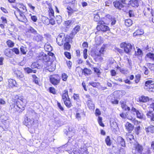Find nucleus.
<instances>
[{
  "label": "nucleus",
  "instance_id": "35",
  "mask_svg": "<svg viewBox=\"0 0 154 154\" xmlns=\"http://www.w3.org/2000/svg\"><path fill=\"white\" fill-rule=\"evenodd\" d=\"M4 53L6 56L7 57H11L12 55L11 54V49H6Z\"/></svg>",
  "mask_w": 154,
  "mask_h": 154
},
{
  "label": "nucleus",
  "instance_id": "6",
  "mask_svg": "<svg viewBox=\"0 0 154 154\" xmlns=\"http://www.w3.org/2000/svg\"><path fill=\"white\" fill-rule=\"evenodd\" d=\"M99 25H97V29L98 30H101L104 32H106L109 30V28L107 26L103 25L104 24V22L103 21H100L99 22Z\"/></svg>",
  "mask_w": 154,
  "mask_h": 154
},
{
  "label": "nucleus",
  "instance_id": "19",
  "mask_svg": "<svg viewBox=\"0 0 154 154\" xmlns=\"http://www.w3.org/2000/svg\"><path fill=\"white\" fill-rule=\"evenodd\" d=\"M87 105L88 107L90 109H94V104L93 103L92 101L90 100H88L87 102Z\"/></svg>",
  "mask_w": 154,
  "mask_h": 154
},
{
  "label": "nucleus",
  "instance_id": "42",
  "mask_svg": "<svg viewBox=\"0 0 154 154\" xmlns=\"http://www.w3.org/2000/svg\"><path fill=\"white\" fill-rule=\"evenodd\" d=\"M49 14L51 17H54V11L52 8L50 7L48 11Z\"/></svg>",
  "mask_w": 154,
  "mask_h": 154
},
{
  "label": "nucleus",
  "instance_id": "16",
  "mask_svg": "<svg viewBox=\"0 0 154 154\" xmlns=\"http://www.w3.org/2000/svg\"><path fill=\"white\" fill-rule=\"evenodd\" d=\"M65 133L69 137H72L74 135V131H72V129L71 128H69L68 131H65Z\"/></svg>",
  "mask_w": 154,
  "mask_h": 154
},
{
  "label": "nucleus",
  "instance_id": "12",
  "mask_svg": "<svg viewBox=\"0 0 154 154\" xmlns=\"http://www.w3.org/2000/svg\"><path fill=\"white\" fill-rule=\"evenodd\" d=\"M144 15L146 17H149L151 15L153 16L152 11V8L151 7L147 8L145 10V12L144 13Z\"/></svg>",
  "mask_w": 154,
  "mask_h": 154
},
{
  "label": "nucleus",
  "instance_id": "53",
  "mask_svg": "<svg viewBox=\"0 0 154 154\" xmlns=\"http://www.w3.org/2000/svg\"><path fill=\"white\" fill-rule=\"evenodd\" d=\"M45 55V54L43 52L41 53L38 55V59L39 60H42L44 56Z\"/></svg>",
  "mask_w": 154,
  "mask_h": 154
},
{
  "label": "nucleus",
  "instance_id": "23",
  "mask_svg": "<svg viewBox=\"0 0 154 154\" xmlns=\"http://www.w3.org/2000/svg\"><path fill=\"white\" fill-rule=\"evenodd\" d=\"M24 70L25 72L27 74L31 73H36L37 71L36 70L32 69L29 67L25 68H24Z\"/></svg>",
  "mask_w": 154,
  "mask_h": 154
},
{
  "label": "nucleus",
  "instance_id": "3",
  "mask_svg": "<svg viewBox=\"0 0 154 154\" xmlns=\"http://www.w3.org/2000/svg\"><path fill=\"white\" fill-rule=\"evenodd\" d=\"M69 36L66 37L63 33L60 34L57 38L56 40L57 44L60 46H61L66 41L69 40Z\"/></svg>",
  "mask_w": 154,
  "mask_h": 154
},
{
  "label": "nucleus",
  "instance_id": "56",
  "mask_svg": "<svg viewBox=\"0 0 154 154\" xmlns=\"http://www.w3.org/2000/svg\"><path fill=\"white\" fill-rule=\"evenodd\" d=\"M43 58L44 59H43L42 60L45 62H47L49 60L48 56L46 55L45 54V55L44 56Z\"/></svg>",
  "mask_w": 154,
  "mask_h": 154
},
{
  "label": "nucleus",
  "instance_id": "7",
  "mask_svg": "<svg viewBox=\"0 0 154 154\" xmlns=\"http://www.w3.org/2000/svg\"><path fill=\"white\" fill-rule=\"evenodd\" d=\"M131 110L132 112H135L136 113L137 118L140 119H142L143 118V114L141 111L137 110L133 107H132Z\"/></svg>",
  "mask_w": 154,
  "mask_h": 154
},
{
  "label": "nucleus",
  "instance_id": "31",
  "mask_svg": "<svg viewBox=\"0 0 154 154\" xmlns=\"http://www.w3.org/2000/svg\"><path fill=\"white\" fill-rule=\"evenodd\" d=\"M64 104L68 108H69L72 106V104L70 101V99H68L64 101H63Z\"/></svg>",
  "mask_w": 154,
  "mask_h": 154
},
{
  "label": "nucleus",
  "instance_id": "40",
  "mask_svg": "<svg viewBox=\"0 0 154 154\" xmlns=\"http://www.w3.org/2000/svg\"><path fill=\"white\" fill-rule=\"evenodd\" d=\"M6 43L8 47L10 48L13 47L14 45V43L10 40L7 41Z\"/></svg>",
  "mask_w": 154,
  "mask_h": 154
},
{
  "label": "nucleus",
  "instance_id": "62",
  "mask_svg": "<svg viewBox=\"0 0 154 154\" xmlns=\"http://www.w3.org/2000/svg\"><path fill=\"white\" fill-rule=\"evenodd\" d=\"M136 79L135 80V82L136 83H137L139 81L140 78V75L138 74L136 75L135 76Z\"/></svg>",
  "mask_w": 154,
  "mask_h": 154
},
{
  "label": "nucleus",
  "instance_id": "48",
  "mask_svg": "<svg viewBox=\"0 0 154 154\" xmlns=\"http://www.w3.org/2000/svg\"><path fill=\"white\" fill-rule=\"evenodd\" d=\"M32 77L33 79V81L35 82V84H38V79L36 77L35 75H33Z\"/></svg>",
  "mask_w": 154,
  "mask_h": 154
},
{
  "label": "nucleus",
  "instance_id": "61",
  "mask_svg": "<svg viewBox=\"0 0 154 154\" xmlns=\"http://www.w3.org/2000/svg\"><path fill=\"white\" fill-rule=\"evenodd\" d=\"M101 114V112L98 109H96L95 110V115L96 116H99Z\"/></svg>",
  "mask_w": 154,
  "mask_h": 154
},
{
  "label": "nucleus",
  "instance_id": "49",
  "mask_svg": "<svg viewBox=\"0 0 154 154\" xmlns=\"http://www.w3.org/2000/svg\"><path fill=\"white\" fill-rule=\"evenodd\" d=\"M68 78V76L66 74L63 73L62 75V79L63 81H65L67 80Z\"/></svg>",
  "mask_w": 154,
  "mask_h": 154
},
{
  "label": "nucleus",
  "instance_id": "37",
  "mask_svg": "<svg viewBox=\"0 0 154 154\" xmlns=\"http://www.w3.org/2000/svg\"><path fill=\"white\" fill-rule=\"evenodd\" d=\"M27 32L29 33H32L35 35L37 34V31L32 27L30 26L27 29Z\"/></svg>",
  "mask_w": 154,
  "mask_h": 154
},
{
  "label": "nucleus",
  "instance_id": "38",
  "mask_svg": "<svg viewBox=\"0 0 154 154\" xmlns=\"http://www.w3.org/2000/svg\"><path fill=\"white\" fill-rule=\"evenodd\" d=\"M147 58L154 60V54L151 53H148L146 57V58Z\"/></svg>",
  "mask_w": 154,
  "mask_h": 154
},
{
  "label": "nucleus",
  "instance_id": "5",
  "mask_svg": "<svg viewBox=\"0 0 154 154\" xmlns=\"http://www.w3.org/2000/svg\"><path fill=\"white\" fill-rule=\"evenodd\" d=\"M60 79L58 75H51L50 77L51 83L54 86L58 85L60 82Z\"/></svg>",
  "mask_w": 154,
  "mask_h": 154
},
{
  "label": "nucleus",
  "instance_id": "60",
  "mask_svg": "<svg viewBox=\"0 0 154 154\" xmlns=\"http://www.w3.org/2000/svg\"><path fill=\"white\" fill-rule=\"evenodd\" d=\"M94 21H98L100 19V17L98 15V14L95 15V14H94Z\"/></svg>",
  "mask_w": 154,
  "mask_h": 154
},
{
  "label": "nucleus",
  "instance_id": "21",
  "mask_svg": "<svg viewBox=\"0 0 154 154\" xmlns=\"http://www.w3.org/2000/svg\"><path fill=\"white\" fill-rule=\"evenodd\" d=\"M125 46L124 50L126 53H128L131 51L132 46L130 43L126 44Z\"/></svg>",
  "mask_w": 154,
  "mask_h": 154
},
{
  "label": "nucleus",
  "instance_id": "63",
  "mask_svg": "<svg viewBox=\"0 0 154 154\" xmlns=\"http://www.w3.org/2000/svg\"><path fill=\"white\" fill-rule=\"evenodd\" d=\"M73 97L74 100L76 101L79 100V97L78 94H74L73 96Z\"/></svg>",
  "mask_w": 154,
  "mask_h": 154
},
{
  "label": "nucleus",
  "instance_id": "9",
  "mask_svg": "<svg viewBox=\"0 0 154 154\" xmlns=\"http://www.w3.org/2000/svg\"><path fill=\"white\" fill-rule=\"evenodd\" d=\"M113 5L116 8L119 10H122L124 7V6L118 0H116L114 2H113Z\"/></svg>",
  "mask_w": 154,
  "mask_h": 154
},
{
  "label": "nucleus",
  "instance_id": "43",
  "mask_svg": "<svg viewBox=\"0 0 154 154\" xmlns=\"http://www.w3.org/2000/svg\"><path fill=\"white\" fill-rule=\"evenodd\" d=\"M44 48L46 51H50L52 50V48L50 45H45L44 46Z\"/></svg>",
  "mask_w": 154,
  "mask_h": 154
},
{
  "label": "nucleus",
  "instance_id": "52",
  "mask_svg": "<svg viewBox=\"0 0 154 154\" xmlns=\"http://www.w3.org/2000/svg\"><path fill=\"white\" fill-rule=\"evenodd\" d=\"M147 90L149 91L154 92V83L153 84L150 86V87L147 89Z\"/></svg>",
  "mask_w": 154,
  "mask_h": 154
},
{
  "label": "nucleus",
  "instance_id": "25",
  "mask_svg": "<svg viewBox=\"0 0 154 154\" xmlns=\"http://www.w3.org/2000/svg\"><path fill=\"white\" fill-rule=\"evenodd\" d=\"M144 33L143 30L142 29H138L133 33V36L136 37L137 36H140L143 35Z\"/></svg>",
  "mask_w": 154,
  "mask_h": 154
},
{
  "label": "nucleus",
  "instance_id": "55",
  "mask_svg": "<svg viewBox=\"0 0 154 154\" xmlns=\"http://www.w3.org/2000/svg\"><path fill=\"white\" fill-rule=\"evenodd\" d=\"M87 51L88 50L86 49H85L83 51V55L84 58L85 59H86L87 58Z\"/></svg>",
  "mask_w": 154,
  "mask_h": 154
},
{
  "label": "nucleus",
  "instance_id": "8",
  "mask_svg": "<svg viewBox=\"0 0 154 154\" xmlns=\"http://www.w3.org/2000/svg\"><path fill=\"white\" fill-rule=\"evenodd\" d=\"M14 72L18 78L22 81H24L25 79L24 77V75L21 71L18 70H16L14 71Z\"/></svg>",
  "mask_w": 154,
  "mask_h": 154
},
{
  "label": "nucleus",
  "instance_id": "15",
  "mask_svg": "<svg viewBox=\"0 0 154 154\" xmlns=\"http://www.w3.org/2000/svg\"><path fill=\"white\" fill-rule=\"evenodd\" d=\"M72 41L71 38H69V40L68 41L65 42L64 44V49L65 50H68L70 49L71 46L69 44V43L71 42Z\"/></svg>",
  "mask_w": 154,
  "mask_h": 154
},
{
  "label": "nucleus",
  "instance_id": "17",
  "mask_svg": "<svg viewBox=\"0 0 154 154\" xmlns=\"http://www.w3.org/2000/svg\"><path fill=\"white\" fill-rule=\"evenodd\" d=\"M16 105L20 109L22 110H24L25 106V104H23L20 101L17 100L16 102Z\"/></svg>",
  "mask_w": 154,
  "mask_h": 154
},
{
  "label": "nucleus",
  "instance_id": "18",
  "mask_svg": "<svg viewBox=\"0 0 154 154\" xmlns=\"http://www.w3.org/2000/svg\"><path fill=\"white\" fill-rule=\"evenodd\" d=\"M8 84L11 87H17V85L16 81L12 79H9L8 80Z\"/></svg>",
  "mask_w": 154,
  "mask_h": 154
},
{
  "label": "nucleus",
  "instance_id": "10",
  "mask_svg": "<svg viewBox=\"0 0 154 154\" xmlns=\"http://www.w3.org/2000/svg\"><path fill=\"white\" fill-rule=\"evenodd\" d=\"M121 107L123 109L126 111H129L130 108L126 105V102L123 100H121L120 102Z\"/></svg>",
  "mask_w": 154,
  "mask_h": 154
},
{
  "label": "nucleus",
  "instance_id": "2",
  "mask_svg": "<svg viewBox=\"0 0 154 154\" xmlns=\"http://www.w3.org/2000/svg\"><path fill=\"white\" fill-rule=\"evenodd\" d=\"M25 124L29 128H31L35 130L38 127V124L37 120H35L33 119L27 118Z\"/></svg>",
  "mask_w": 154,
  "mask_h": 154
},
{
  "label": "nucleus",
  "instance_id": "26",
  "mask_svg": "<svg viewBox=\"0 0 154 154\" xmlns=\"http://www.w3.org/2000/svg\"><path fill=\"white\" fill-rule=\"evenodd\" d=\"M146 115L147 117L150 119L151 120L154 121V114L152 111L148 112Z\"/></svg>",
  "mask_w": 154,
  "mask_h": 154
},
{
  "label": "nucleus",
  "instance_id": "20",
  "mask_svg": "<svg viewBox=\"0 0 154 154\" xmlns=\"http://www.w3.org/2000/svg\"><path fill=\"white\" fill-rule=\"evenodd\" d=\"M78 146V147L80 148V149L79 150V151L80 152L79 153H81L82 154L84 152H85L86 153H87V148L84 147V145H83L82 146H81L80 145V143H79Z\"/></svg>",
  "mask_w": 154,
  "mask_h": 154
},
{
  "label": "nucleus",
  "instance_id": "45",
  "mask_svg": "<svg viewBox=\"0 0 154 154\" xmlns=\"http://www.w3.org/2000/svg\"><path fill=\"white\" fill-rule=\"evenodd\" d=\"M105 142L106 145L108 146H110L111 145L110 139L109 136H107Z\"/></svg>",
  "mask_w": 154,
  "mask_h": 154
},
{
  "label": "nucleus",
  "instance_id": "59",
  "mask_svg": "<svg viewBox=\"0 0 154 154\" xmlns=\"http://www.w3.org/2000/svg\"><path fill=\"white\" fill-rule=\"evenodd\" d=\"M13 52L17 54H18L19 53V51L18 49L16 48H14L11 49Z\"/></svg>",
  "mask_w": 154,
  "mask_h": 154
},
{
  "label": "nucleus",
  "instance_id": "27",
  "mask_svg": "<svg viewBox=\"0 0 154 154\" xmlns=\"http://www.w3.org/2000/svg\"><path fill=\"white\" fill-rule=\"evenodd\" d=\"M80 29V27L79 25L76 26L72 31V35L74 36L79 31Z\"/></svg>",
  "mask_w": 154,
  "mask_h": 154
},
{
  "label": "nucleus",
  "instance_id": "41",
  "mask_svg": "<svg viewBox=\"0 0 154 154\" xmlns=\"http://www.w3.org/2000/svg\"><path fill=\"white\" fill-rule=\"evenodd\" d=\"M19 8L20 9L17 8V10H23L22 11L23 13H25L27 11V10L26 9V7L23 5H20V7Z\"/></svg>",
  "mask_w": 154,
  "mask_h": 154
},
{
  "label": "nucleus",
  "instance_id": "33",
  "mask_svg": "<svg viewBox=\"0 0 154 154\" xmlns=\"http://www.w3.org/2000/svg\"><path fill=\"white\" fill-rule=\"evenodd\" d=\"M145 129L147 132H150L151 133L154 132V126L153 125H151L147 128H146Z\"/></svg>",
  "mask_w": 154,
  "mask_h": 154
},
{
  "label": "nucleus",
  "instance_id": "34",
  "mask_svg": "<svg viewBox=\"0 0 154 154\" xmlns=\"http://www.w3.org/2000/svg\"><path fill=\"white\" fill-rule=\"evenodd\" d=\"M154 83V82L152 80H148L145 83V86L147 87V89L150 87V86L153 84Z\"/></svg>",
  "mask_w": 154,
  "mask_h": 154
},
{
  "label": "nucleus",
  "instance_id": "29",
  "mask_svg": "<svg viewBox=\"0 0 154 154\" xmlns=\"http://www.w3.org/2000/svg\"><path fill=\"white\" fill-rule=\"evenodd\" d=\"M126 139L130 143H131L133 142V141H134V136L131 134H128L127 135Z\"/></svg>",
  "mask_w": 154,
  "mask_h": 154
},
{
  "label": "nucleus",
  "instance_id": "54",
  "mask_svg": "<svg viewBox=\"0 0 154 154\" xmlns=\"http://www.w3.org/2000/svg\"><path fill=\"white\" fill-rule=\"evenodd\" d=\"M50 92L54 94H55L56 92L55 88L53 87H50L49 88Z\"/></svg>",
  "mask_w": 154,
  "mask_h": 154
},
{
  "label": "nucleus",
  "instance_id": "58",
  "mask_svg": "<svg viewBox=\"0 0 154 154\" xmlns=\"http://www.w3.org/2000/svg\"><path fill=\"white\" fill-rule=\"evenodd\" d=\"M29 15L31 16V19L34 22H35L37 21V19L35 16H32L31 14H30Z\"/></svg>",
  "mask_w": 154,
  "mask_h": 154
},
{
  "label": "nucleus",
  "instance_id": "1",
  "mask_svg": "<svg viewBox=\"0 0 154 154\" xmlns=\"http://www.w3.org/2000/svg\"><path fill=\"white\" fill-rule=\"evenodd\" d=\"M143 147L142 145L138 143H136L134 144L132 152L134 154H151L149 149L147 151L146 153L143 154Z\"/></svg>",
  "mask_w": 154,
  "mask_h": 154
},
{
  "label": "nucleus",
  "instance_id": "24",
  "mask_svg": "<svg viewBox=\"0 0 154 154\" xmlns=\"http://www.w3.org/2000/svg\"><path fill=\"white\" fill-rule=\"evenodd\" d=\"M139 100L140 102L144 103L149 100V98L147 96H142L139 97Z\"/></svg>",
  "mask_w": 154,
  "mask_h": 154
},
{
  "label": "nucleus",
  "instance_id": "51",
  "mask_svg": "<svg viewBox=\"0 0 154 154\" xmlns=\"http://www.w3.org/2000/svg\"><path fill=\"white\" fill-rule=\"evenodd\" d=\"M89 85L94 87H96L97 86H98L99 84V83L98 82H89Z\"/></svg>",
  "mask_w": 154,
  "mask_h": 154
},
{
  "label": "nucleus",
  "instance_id": "39",
  "mask_svg": "<svg viewBox=\"0 0 154 154\" xmlns=\"http://www.w3.org/2000/svg\"><path fill=\"white\" fill-rule=\"evenodd\" d=\"M125 24L127 26H129L132 24V20L131 19H128L125 20Z\"/></svg>",
  "mask_w": 154,
  "mask_h": 154
},
{
  "label": "nucleus",
  "instance_id": "11",
  "mask_svg": "<svg viewBox=\"0 0 154 154\" xmlns=\"http://www.w3.org/2000/svg\"><path fill=\"white\" fill-rule=\"evenodd\" d=\"M125 126L126 130L129 133H131L133 130L134 128L132 124L128 122L126 123Z\"/></svg>",
  "mask_w": 154,
  "mask_h": 154
},
{
  "label": "nucleus",
  "instance_id": "50",
  "mask_svg": "<svg viewBox=\"0 0 154 154\" xmlns=\"http://www.w3.org/2000/svg\"><path fill=\"white\" fill-rule=\"evenodd\" d=\"M20 51L24 54L26 53V48L24 47H21L20 48Z\"/></svg>",
  "mask_w": 154,
  "mask_h": 154
},
{
  "label": "nucleus",
  "instance_id": "13",
  "mask_svg": "<svg viewBox=\"0 0 154 154\" xmlns=\"http://www.w3.org/2000/svg\"><path fill=\"white\" fill-rule=\"evenodd\" d=\"M128 4L130 6L134 7H137L139 5L138 2L137 0H131L129 2Z\"/></svg>",
  "mask_w": 154,
  "mask_h": 154
},
{
  "label": "nucleus",
  "instance_id": "14",
  "mask_svg": "<svg viewBox=\"0 0 154 154\" xmlns=\"http://www.w3.org/2000/svg\"><path fill=\"white\" fill-rule=\"evenodd\" d=\"M103 42V38L100 36L96 37L95 38V44L97 45H100Z\"/></svg>",
  "mask_w": 154,
  "mask_h": 154
},
{
  "label": "nucleus",
  "instance_id": "30",
  "mask_svg": "<svg viewBox=\"0 0 154 154\" xmlns=\"http://www.w3.org/2000/svg\"><path fill=\"white\" fill-rule=\"evenodd\" d=\"M117 141L120 143L122 146H125V143L124 140L121 137H119L117 138Z\"/></svg>",
  "mask_w": 154,
  "mask_h": 154
},
{
  "label": "nucleus",
  "instance_id": "47",
  "mask_svg": "<svg viewBox=\"0 0 154 154\" xmlns=\"http://www.w3.org/2000/svg\"><path fill=\"white\" fill-rule=\"evenodd\" d=\"M102 118L101 117L99 116L98 117V122L99 125L102 127L104 126V124L102 122Z\"/></svg>",
  "mask_w": 154,
  "mask_h": 154
},
{
  "label": "nucleus",
  "instance_id": "28",
  "mask_svg": "<svg viewBox=\"0 0 154 154\" xmlns=\"http://www.w3.org/2000/svg\"><path fill=\"white\" fill-rule=\"evenodd\" d=\"M110 126L113 128L116 129L118 127L117 123L115 120L113 119H111L110 121Z\"/></svg>",
  "mask_w": 154,
  "mask_h": 154
},
{
  "label": "nucleus",
  "instance_id": "57",
  "mask_svg": "<svg viewBox=\"0 0 154 154\" xmlns=\"http://www.w3.org/2000/svg\"><path fill=\"white\" fill-rule=\"evenodd\" d=\"M65 56L68 59H70L71 58V56L70 53L68 52H64Z\"/></svg>",
  "mask_w": 154,
  "mask_h": 154
},
{
  "label": "nucleus",
  "instance_id": "64",
  "mask_svg": "<svg viewBox=\"0 0 154 154\" xmlns=\"http://www.w3.org/2000/svg\"><path fill=\"white\" fill-rule=\"evenodd\" d=\"M149 68L151 70H154V64L149 63Z\"/></svg>",
  "mask_w": 154,
  "mask_h": 154
},
{
  "label": "nucleus",
  "instance_id": "4",
  "mask_svg": "<svg viewBox=\"0 0 154 154\" xmlns=\"http://www.w3.org/2000/svg\"><path fill=\"white\" fill-rule=\"evenodd\" d=\"M22 11V10H16L14 12V14L19 21L24 22L26 21V19L24 14L25 13L23 12Z\"/></svg>",
  "mask_w": 154,
  "mask_h": 154
},
{
  "label": "nucleus",
  "instance_id": "22",
  "mask_svg": "<svg viewBox=\"0 0 154 154\" xmlns=\"http://www.w3.org/2000/svg\"><path fill=\"white\" fill-rule=\"evenodd\" d=\"M64 92L62 96V99L63 101L70 99L68 95L67 91L65 90L64 91Z\"/></svg>",
  "mask_w": 154,
  "mask_h": 154
},
{
  "label": "nucleus",
  "instance_id": "46",
  "mask_svg": "<svg viewBox=\"0 0 154 154\" xmlns=\"http://www.w3.org/2000/svg\"><path fill=\"white\" fill-rule=\"evenodd\" d=\"M135 54L136 55L141 56L143 54L142 51L140 49L138 48L137 51H135Z\"/></svg>",
  "mask_w": 154,
  "mask_h": 154
},
{
  "label": "nucleus",
  "instance_id": "44",
  "mask_svg": "<svg viewBox=\"0 0 154 154\" xmlns=\"http://www.w3.org/2000/svg\"><path fill=\"white\" fill-rule=\"evenodd\" d=\"M82 72H83L84 74L88 75L91 74V71L90 69L85 68L83 70H82Z\"/></svg>",
  "mask_w": 154,
  "mask_h": 154
},
{
  "label": "nucleus",
  "instance_id": "36",
  "mask_svg": "<svg viewBox=\"0 0 154 154\" xmlns=\"http://www.w3.org/2000/svg\"><path fill=\"white\" fill-rule=\"evenodd\" d=\"M106 47V44H103L102 47L100 48V49L99 51V54H98V56L100 55V54H103V52L105 51V48Z\"/></svg>",
  "mask_w": 154,
  "mask_h": 154
},
{
  "label": "nucleus",
  "instance_id": "32",
  "mask_svg": "<svg viewBox=\"0 0 154 154\" xmlns=\"http://www.w3.org/2000/svg\"><path fill=\"white\" fill-rule=\"evenodd\" d=\"M34 39L37 42L41 41L43 39V37L40 35L37 34L34 36Z\"/></svg>",
  "mask_w": 154,
  "mask_h": 154
}]
</instances>
